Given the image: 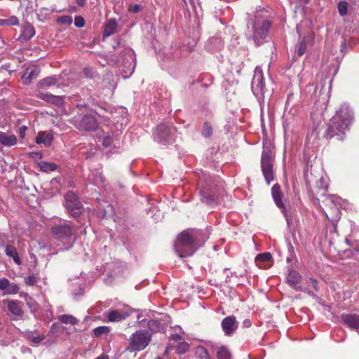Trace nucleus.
I'll use <instances>...</instances> for the list:
<instances>
[{
    "label": "nucleus",
    "mask_w": 359,
    "mask_h": 359,
    "mask_svg": "<svg viewBox=\"0 0 359 359\" xmlns=\"http://www.w3.org/2000/svg\"><path fill=\"white\" fill-rule=\"evenodd\" d=\"M271 27L268 11L262 9L253 15H248L245 34L257 46H260L266 41Z\"/></svg>",
    "instance_id": "nucleus-1"
},
{
    "label": "nucleus",
    "mask_w": 359,
    "mask_h": 359,
    "mask_svg": "<svg viewBox=\"0 0 359 359\" xmlns=\"http://www.w3.org/2000/svg\"><path fill=\"white\" fill-rule=\"evenodd\" d=\"M205 240L201 231L194 229L186 230L177 236L174 244V250L180 258L190 257L195 253Z\"/></svg>",
    "instance_id": "nucleus-2"
},
{
    "label": "nucleus",
    "mask_w": 359,
    "mask_h": 359,
    "mask_svg": "<svg viewBox=\"0 0 359 359\" xmlns=\"http://www.w3.org/2000/svg\"><path fill=\"white\" fill-rule=\"evenodd\" d=\"M352 121L353 114L349 107L346 104L341 105L330 120L326 130L327 138L337 137L339 140H343Z\"/></svg>",
    "instance_id": "nucleus-3"
},
{
    "label": "nucleus",
    "mask_w": 359,
    "mask_h": 359,
    "mask_svg": "<svg viewBox=\"0 0 359 359\" xmlns=\"http://www.w3.org/2000/svg\"><path fill=\"white\" fill-rule=\"evenodd\" d=\"M304 177L307 185L310 188L313 187L318 191H316L317 194L322 191L320 195L323 196L325 195L328 184L326 178L324 177L322 168L311 165L310 168L308 167L307 170L305 172Z\"/></svg>",
    "instance_id": "nucleus-4"
},
{
    "label": "nucleus",
    "mask_w": 359,
    "mask_h": 359,
    "mask_svg": "<svg viewBox=\"0 0 359 359\" xmlns=\"http://www.w3.org/2000/svg\"><path fill=\"white\" fill-rule=\"evenodd\" d=\"M52 233L54 238L60 241L64 250L69 249L74 243V234L76 230L72 226L69 222H65L62 224L55 225L52 228Z\"/></svg>",
    "instance_id": "nucleus-5"
},
{
    "label": "nucleus",
    "mask_w": 359,
    "mask_h": 359,
    "mask_svg": "<svg viewBox=\"0 0 359 359\" xmlns=\"http://www.w3.org/2000/svg\"><path fill=\"white\" fill-rule=\"evenodd\" d=\"M201 201L207 204L215 202L217 197V185L210 176L205 174L198 183Z\"/></svg>",
    "instance_id": "nucleus-6"
},
{
    "label": "nucleus",
    "mask_w": 359,
    "mask_h": 359,
    "mask_svg": "<svg viewBox=\"0 0 359 359\" xmlns=\"http://www.w3.org/2000/svg\"><path fill=\"white\" fill-rule=\"evenodd\" d=\"M273 154L270 142L263 143V151L261 158V166L263 175L268 184L273 180Z\"/></svg>",
    "instance_id": "nucleus-7"
},
{
    "label": "nucleus",
    "mask_w": 359,
    "mask_h": 359,
    "mask_svg": "<svg viewBox=\"0 0 359 359\" xmlns=\"http://www.w3.org/2000/svg\"><path fill=\"white\" fill-rule=\"evenodd\" d=\"M175 133V128L172 126L161 123L158 125L155 129L153 138L158 144L167 146L174 143Z\"/></svg>",
    "instance_id": "nucleus-8"
},
{
    "label": "nucleus",
    "mask_w": 359,
    "mask_h": 359,
    "mask_svg": "<svg viewBox=\"0 0 359 359\" xmlns=\"http://www.w3.org/2000/svg\"><path fill=\"white\" fill-rule=\"evenodd\" d=\"M151 340V334L148 331L138 330L130 337L127 350L130 352L142 351L149 345Z\"/></svg>",
    "instance_id": "nucleus-9"
},
{
    "label": "nucleus",
    "mask_w": 359,
    "mask_h": 359,
    "mask_svg": "<svg viewBox=\"0 0 359 359\" xmlns=\"http://www.w3.org/2000/svg\"><path fill=\"white\" fill-rule=\"evenodd\" d=\"M72 123L79 130L95 131L98 128L97 119L90 114H86L82 118L74 117Z\"/></svg>",
    "instance_id": "nucleus-10"
},
{
    "label": "nucleus",
    "mask_w": 359,
    "mask_h": 359,
    "mask_svg": "<svg viewBox=\"0 0 359 359\" xmlns=\"http://www.w3.org/2000/svg\"><path fill=\"white\" fill-rule=\"evenodd\" d=\"M324 202L325 203L326 205H333V208H332L333 216L332 218H330L329 215L325 211L323 212V214L325 215L326 218L332 223V231L337 233V224L341 218V211L338 207L339 205V198L334 195L327 196L325 198Z\"/></svg>",
    "instance_id": "nucleus-11"
},
{
    "label": "nucleus",
    "mask_w": 359,
    "mask_h": 359,
    "mask_svg": "<svg viewBox=\"0 0 359 359\" xmlns=\"http://www.w3.org/2000/svg\"><path fill=\"white\" fill-rule=\"evenodd\" d=\"M65 198L67 210L73 217H76L83 212V205L74 193L68 192Z\"/></svg>",
    "instance_id": "nucleus-12"
},
{
    "label": "nucleus",
    "mask_w": 359,
    "mask_h": 359,
    "mask_svg": "<svg viewBox=\"0 0 359 359\" xmlns=\"http://www.w3.org/2000/svg\"><path fill=\"white\" fill-rule=\"evenodd\" d=\"M251 88L254 95H264L266 88L264 83L263 72L259 67H256L255 74L252 79Z\"/></svg>",
    "instance_id": "nucleus-13"
},
{
    "label": "nucleus",
    "mask_w": 359,
    "mask_h": 359,
    "mask_svg": "<svg viewBox=\"0 0 359 359\" xmlns=\"http://www.w3.org/2000/svg\"><path fill=\"white\" fill-rule=\"evenodd\" d=\"M133 310L125 306L122 309L111 310L107 314L108 321L113 323H118L126 319L131 313Z\"/></svg>",
    "instance_id": "nucleus-14"
},
{
    "label": "nucleus",
    "mask_w": 359,
    "mask_h": 359,
    "mask_svg": "<svg viewBox=\"0 0 359 359\" xmlns=\"http://www.w3.org/2000/svg\"><path fill=\"white\" fill-rule=\"evenodd\" d=\"M222 331L226 336H232L238 327V322L234 316L225 317L221 323Z\"/></svg>",
    "instance_id": "nucleus-15"
},
{
    "label": "nucleus",
    "mask_w": 359,
    "mask_h": 359,
    "mask_svg": "<svg viewBox=\"0 0 359 359\" xmlns=\"http://www.w3.org/2000/svg\"><path fill=\"white\" fill-rule=\"evenodd\" d=\"M271 194L276 205L281 210L282 212L286 217L287 221L288 222L286 208L283 202V194L280 191V187L278 184H276L272 187Z\"/></svg>",
    "instance_id": "nucleus-16"
},
{
    "label": "nucleus",
    "mask_w": 359,
    "mask_h": 359,
    "mask_svg": "<svg viewBox=\"0 0 359 359\" xmlns=\"http://www.w3.org/2000/svg\"><path fill=\"white\" fill-rule=\"evenodd\" d=\"M0 290L4 295L16 294L19 292L20 287L15 283L10 282L6 278H0Z\"/></svg>",
    "instance_id": "nucleus-17"
},
{
    "label": "nucleus",
    "mask_w": 359,
    "mask_h": 359,
    "mask_svg": "<svg viewBox=\"0 0 359 359\" xmlns=\"http://www.w3.org/2000/svg\"><path fill=\"white\" fill-rule=\"evenodd\" d=\"M35 34V30L33 26L29 23L24 24L21 27V32L18 38V41L23 43L30 40Z\"/></svg>",
    "instance_id": "nucleus-18"
},
{
    "label": "nucleus",
    "mask_w": 359,
    "mask_h": 359,
    "mask_svg": "<svg viewBox=\"0 0 359 359\" xmlns=\"http://www.w3.org/2000/svg\"><path fill=\"white\" fill-rule=\"evenodd\" d=\"M342 322L351 329H359V314L344 313L341 316Z\"/></svg>",
    "instance_id": "nucleus-19"
},
{
    "label": "nucleus",
    "mask_w": 359,
    "mask_h": 359,
    "mask_svg": "<svg viewBox=\"0 0 359 359\" xmlns=\"http://www.w3.org/2000/svg\"><path fill=\"white\" fill-rule=\"evenodd\" d=\"M39 74L40 69L37 67L27 68L22 76V83L25 85L29 84L33 79H35L39 76Z\"/></svg>",
    "instance_id": "nucleus-20"
},
{
    "label": "nucleus",
    "mask_w": 359,
    "mask_h": 359,
    "mask_svg": "<svg viewBox=\"0 0 359 359\" xmlns=\"http://www.w3.org/2000/svg\"><path fill=\"white\" fill-rule=\"evenodd\" d=\"M8 311L14 316L21 317L23 315L22 302L18 300H6Z\"/></svg>",
    "instance_id": "nucleus-21"
},
{
    "label": "nucleus",
    "mask_w": 359,
    "mask_h": 359,
    "mask_svg": "<svg viewBox=\"0 0 359 359\" xmlns=\"http://www.w3.org/2000/svg\"><path fill=\"white\" fill-rule=\"evenodd\" d=\"M36 97L47 102L54 104L55 105H61L63 102L62 97L53 95L48 93L39 92Z\"/></svg>",
    "instance_id": "nucleus-22"
},
{
    "label": "nucleus",
    "mask_w": 359,
    "mask_h": 359,
    "mask_svg": "<svg viewBox=\"0 0 359 359\" xmlns=\"http://www.w3.org/2000/svg\"><path fill=\"white\" fill-rule=\"evenodd\" d=\"M301 280V275L299 273V272L296 271H290L288 273V275L287 276V282L288 284L292 286V287H294L296 290L297 291H304V290L301 287H296L297 284L300 282Z\"/></svg>",
    "instance_id": "nucleus-23"
},
{
    "label": "nucleus",
    "mask_w": 359,
    "mask_h": 359,
    "mask_svg": "<svg viewBox=\"0 0 359 359\" xmlns=\"http://www.w3.org/2000/svg\"><path fill=\"white\" fill-rule=\"evenodd\" d=\"M0 143L5 147H12L17 144V137L10 133L0 131Z\"/></svg>",
    "instance_id": "nucleus-24"
},
{
    "label": "nucleus",
    "mask_w": 359,
    "mask_h": 359,
    "mask_svg": "<svg viewBox=\"0 0 359 359\" xmlns=\"http://www.w3.org/2000/svg\"><path fill=\"white\" fill-rule=\"evenodd\" d=\"M117 22L114 18L109 19L105 24L103 30V36L109 37L116 32Z\"/></svg>",
    "instance_id": "nucleus-25"
},
{
    "label": "nucleus",
    "mask_w": 359,
    "mask_h": 359,
    "mask_svg": "<svg viewBox=\"0 0 359 359\" xmlns=\"http://www.w3.org/2000/svg\"><path fill=\"white\" fill-rule=\"evenodd\" d=\"M59 79L57 76L46 77L38 83V87L41 89H46L58 83Z\"/></svg>",
    "instance_id": "nucleus-26"
},
{
    "label": "nucleus",
    "mask_w": 359,
    "mask_h": 359,
    "mask_svg": "<svg viewBox=\"0 0 359 359\" xmlns=\"http://www.w3.org/2000/svg\"><path fill=\"white\" fill-rule=\"evenodd\" d=\"M5 253L8 257L12 258L16 264L20 265L22 264V261L18 255L17 250L13 245H6L5 247Z\"/></svg>",
    "instance_id": "nucleus-27"
},
{
    "label": "nucleus",
    "mask_w": 359,
    "mask_h": 359,
    "mask_svg": "<svg viewBox=\"0 0 359 359\" xmlns=\"http://www.w3.org/2000/svg\"><path fill=\"white\" fill-rule=\"evenodd\" d=\"M53 139V135L50 133L45 134L43 133H39L36 138V142L37 144H44L46 146H49Z\"/></svg>",
    "instance_id": "nucleus-28"
},
{
    "label": "nucleus",
    "mask_w": 359,
    "mask_h": 359,
    "mask_svg": "<svg viewBox=\"0 0 359 359\" xmlns=\"http://www.w3.org/2000/svg\"><path fill=\"white\" fill-rule=\"evenodd\" d=\"M93 179H89L93 184L97 186L102 185L104 183V178L101 172L95 170L92 172Z\"/></svg>",
    "instance_id": "nucleus-29"
},
{
    "label": "nucleus",
    "mask_w": 359,
    "mask_h": 359,
    "mask_svg": "<svg viewBox=\"0 0 359 359\" xmlns=\"http://www.w3.org/2000/svg\"><path fill=\"white\" fill-rule=\"evenodd\" d=\"M18 25L19 20L15 15H12L5 19H0V26H16Z\"/></svg>",
    "instance_id": "nucleus-30"
},
{
    "label": "nucleus",
    "mask_w": 359,
    "mask_h": 359,
    "mask_svg": "<svg viewBox=\"0 0 359 359\" xmlns=\"http://www.w3.org/2000/svg\"><path fill=\"white\" fill-rule=\"evenodd\" d=\"M217 356L218 359H231V353L229 349L224 346H222L217 348Z\"/></svg>",
    "instance_id": "nucleus-31"
},
{
    "label": "nucleus",
    "mask_w": 359,
    "mask_h": 359,
    "mask_svg": "<svg viewBox=\"0 0 359 359\" xmlns=\"http://www.w3.org/2000/svg\"><path fill=\"white\" fill-rule=\"evenodd\" d=\"M59 320L65 324L76 325L79 320L72 315L64 314L59 316Z\"/></svg>",
    "instance_id": "nucleus-32"
},
{
    "label": "nucleus",
    "mask_w": 359,
    "mask_h": 359,
    "mask_svg": "<svg viewBox=\"0 0 359 359\" xmlns=\"http://www.w3.org/2000/svg\"><path fill=\"white\" fill-rule=\"evenodd\" d=\"M40 169L43 172H52L56 170L57 165L53 163L41 162L39 163Z\"/></svg>",
    "instance_id": "nucleus-33"
},
{
    "label": "nucleus",
    "mask_w": 359,
    "mask_h": 359,
    "mask_svg": "<svg viewBox=\"0 0 359 359\" xmlns=\"http://www.w3.org/2000/svg\"><path fill=\"white\" fill-rule=\"evenodd\" d=\"M148 328L153 332H157L162 328L161 324L158 320L151 319L148 322Z\"/></svg>",
    "instance_id": "nucleus-34"
},
{
    "label": "nucleus",
    "mask_w": 359,
    "mask_h": 359,
    "mask_svg": "<svg viewBox=\"0 0 359 359\" xmlns=\"http://www.w3.org/2000/svg\"><path fill=\"white\" fill-rule=\"evenodd\" d=\"M213 133V129L210 123L205 122L202 129V135L205 137H210Z\"/></svg>",
    "instance_id": "nucleus-35"
},
{
    "label": "nucleus",
    "mask_w": 359,
    "mask_h": 359,
    "mask_svg": "<svg viewBox=\"0 0 359 359\" xmlns=\"http://www.w3.org/2000/svg\"><path fill=\"white\" fill-rule=\"evenodd\" d=\"M306 50V37H304L302 41H300L296 47V51L298 55H302Z\"/></svg>",
    "instance_id": "nucleus-36"
},
{
    "label": "nucleus",
    "mask_w": 359,
    "mask_h": 359,
    "mask_svg": "<svg viewBox=\"0 0 359 359\" xmlns=\"http://www.w3.org/2000/svg\"><path fill=\"white\" fill-rule=\"evenodd\" d=\"M272 257L271 253L269 252H264L262 254H259L257 255L255 261L258 262H269L271 259Z\"/></svg>",
    "instance_id": "nucleus-37"
},
{
    "label": "nucleus",
    "mask_w": 359,
    "mask_h": 359,
    "mask_svg": "<svg viewBox=\"0 0 359 359\" xmlns=\"http://www.w3.org/2000/svg\"><path fill=\"white\" fill-rule=\"evenodd\" d=\"M196 355L201 359H210L207 350L203 346H199L196 348Z\"/></svg>",
    "instance_id": "nucleus-38"
},
{
    "label": "nucleus",
    "mask_w": 359,
    "mask_h": 359,
    "mask_svg": "<svg viewBox=\"0 0 359 359\" xmlns=\"http://www.w3.org/2000/svg\"><path fill=\"white\" fill-rule=\"evenodd\" d=\"M109 332V327L107 326H99L93 330V334L95 337H100L103 334H107Z\"/></svg>",
    "instance_id": "nucleus-39"
},
{
    "label": "nucleus",
    "mask_w": 359,
    "mask_h": 359,
    "mask_svg": "<svg viewBox=\"0 0 359 359\" xmlns=\"http://www.w3.org/2000/svg\"><path fill=\"white\" fill-rule=\"evenodd\" d=\"M338 11L341 16H344L348 13V3L344 1L338 4Z\"/></svg>",
    "instance_id": "nucleus-40"
},
{
    "label": "nucleus",
    "mask_w": 359,
    "mask_h": 359,
    "mask_svg": "<svg viewBox=\"0 0 359 359\" xmlns=\"http://www.w3.org/2000/svg\"><path fill=\"white\" fill-rule=\"evenodd\" d=\"M127 55L131 60L128 65V70L130 71V74H131L135 69V57H134V53L132 50H127Z\"/></svg>",
    "instance_id": "nucleus-41"
},
{
    "label": "nucleus",
    "mask_w": 359,
    "mask_h": 359,
    "mask_svg": "<svg viewBox=\"0 0 359 359\" xmlns=\"http://www.w3.org/2000/svg\"><path fill=\"white\" fill-rule=\"evenodd\" d=\"M189 348V345L188 344V343L182 341L177 346L176 351L178 353L183 354L188 351Z\"/></svg>",
    "instance_id": "nucleus-42"
},
{
    "label": "nucleus",
    "mask_w": 359,
    "mask_h": 359,
    "mask_svg": "<svg viewBox=\"0 0 359 359\" xmlns=\"http://www.w3.org/2000/svg\"><path fill=\"white\" fill-rule=\"evenodd\" d=\"M37 282V277L34 275L29 276L25 278V283L28 286H32Z\"/></svg>",
    "instance_id": "nucleus-43"
},
{
    "label": "nucleus",
    "mask_w": 359,
    "mask_h": 359,
    "mask_svg": "<svg viewBox=\"0 0 359 359\" xmlns=\"http://www.w3.org/2000/svg\"><path fill=\"white\" fill-rule=\"evenodd\" d=\"M58 22L61 24L69 25L72 24V17H70V16L65 15V16H62V17L59 18Z\"/></svg>",
    "instance_id": "nucleus-44"
},
{
    "label": "nucleus",
    "mask_w": 359,
    "mask_h": 359,
    "mask_svg": "<svg viewBox=\"0 0 359 359\" xmlns=\"http://www.w3.org/2000/svg\"><path fill=\"white\" fill-rule=\"evenodd\" d=\"M74 25L76 27H83L85 25L83 18L81 17H76L74 20Z\"/></svg>",
    "instance_id": "nucleus-45"
},
{
    "label": "nucleus",
    "mask_w": 359,
    "mask_h": 359,
    "mask_svg": "<svg viewBox=\"0 0 359 359\" xmlns=\"http://www.w3.org/2000/svg\"><path fill=\"white\" fill-rule=\"evenodd\" d=\"M113 142V138L111 136H106L104 137L102 144L104 147H108L111 145Z\"/></svg>",
    "instance_id": "nucleus-46"
},
{
    "label": "nucleus",
    "mask_w": 359,
    "mask_h": 359,
    "mask_svg": "<svg viewBox=\"0 0 359 359\" xmlns=\"http://www.w3.org/2000/svg\"><path fill=\"white\" fill-rule=\"evenodd\" d=\"M27 129V128L25 126H22L20 128L19 133H20V137L22 138H23L25 137Z\"/></svg>",
    "instance_id": "nucleus-47"
},
{
    "label": "nucleus",
    "mask_w": 359,
    "mask_h": 359,
    "mask_svg": "<svg viewBox=\"0 0 359 359\" xmlns=\"http://www.w3.org/2000/svg\"><path fill=\"white\" fill-rule=\"evenodd\" d=\"M182 339L181 336L179 334H173L170 335V339L173 341H179Z\"/></svg>",
    "instance_id": "nucleus-48"
},
{
    "label": "nucleus",
    "mask_w": 359,
    "mask_h": 359,
    "mask_svg": "<svg viewBox=\"0 0 359 359\" xmlns=\"http://www.w3.org/2000/svg\"><path fill=\"white\" fill-rule=\"evenodd\" d=\"M309 281L311 282L312 286L313 287V288L316 290H318V282L317 280L313 279V278H310L309 279Z\"/></svg>",
    "instance_id": "nucleus-49"
},
{
    "label": "nucleus",
    "mask_w": 359,
    "mask_h": 359,
    "mask_svg": "<svg viewBox=\"0 0 359 359\" xmlns=\"http://www.w3.org/2000/svg\"><path fill=\"white\" fill-rule=\"evenodd\" d=\"M43 339V337H34L33 339H32V341L35 344H39L40 343L42 340Z\"/></svg>",
    "instance_id": "nucleus-50"
},
{
    "label": "nucleus",
    "mask_w": 359,
    "mask_h": 359,
    "mask_svg": "<svg viewBox=\"0 0 359 359\" xmlns=\"http://www.w3.org/2000/svg\"><path fill=\"white\" fill-rule=\"evenodd\" d=\"M134 13H137L140 11V6L137 4H135L131 10Z\"/></svg>",
    "instance_id": "nucleus-51"
},
{
    "label": "nucleus",
    "mask_w": 359,
    "mask_h": 359,
    "mask_svg": "<svg viewBox=\"0 0 359 359\" xmlns=\"http://www.w3.org/2000/svg\"><path fill=\"white\" fill-rule=\"evenodd\" d=\"M76 3L79 6H83L86 3V0H76Z\"/></svg>",
    "instance_id": "nucleus-52"
},
{
    "label": "nucleus",
    "mask_w": 359,
    "mask_h": 359,
    "mask_svg": "<svg viewBox=\"0 0 359 359\" xmlns=\"http://www.w3.org/2000/svg\"><path fill=\"white\" fill-rule=\"evenodd\" d=\"M243 324L245 327H250L251 325V323L250 320H245Z\"/></svg>",
    "instance_id": "nucleus-53"
},
{
    "label": "nucleus",
    "mask_w": 359,
    "mask_h": 359,
    "mask_svg": "<svg viewBox=\"0 0 359 359\" xmlns=\"http://www.w3.org/2000/svg\"><path fill=\"white\" fill-rule=\"evenodd\" d=\"M1 67H2V68H4L5 69H6V70H7V69H8V68L9 67V65H8V64L3 65L1 66Z\"/></svg>",
    "instance_id": "nucleus-54"
},
{
    "label": "nucleus",
    "mask_w": 359,
    "mask_h": 359,
    "mask_svg": "<svg viewBox=\"0 0 359 359\" xmlns=\"http://www.w3.org/2000/svg\"><path fill=\"white\" fill-rule=\"evenodd\" d=\"M302 1L304 3H305V4H307V3L309 1V0H302Z\"/></svg>",
    "instance_id": "nucleus-55"
},
{
    "label": "nucleus",
    "mask_w": 359,
    "mask_h": 359,
    "mask_svg": "<svg viewBox=\"0 0 359 359\" xmlns=\"http://www.w3.org/2000/svg\"><path fill=\"white\" fill-rule=\"evenodd\" d=\"M189 3H190L191 4H194V0H189Z\"/></svg>",
    "instance_id": "nucleus-56"
},
{
    "label": "nucleus",
    "mask_w": 359,
    "mask_h": 359,
    "mask_svg": "<svg viewBox=\"0 0 359 359\" xmlns=\"http://www.w3.org/2000/svg\"><path fill=\"white\" fill-rule=\"evenodd\" d=\"M182 1H183L184 2V4L187 6V1L186 0H182Z\"/></svg>",
    "instance_id": "nucleus-57"
},
{
    "label": "nucleus",
    "mask_w": 359,
    "mask_h": 359,
    "mask_svg": "<svg viewBox=\"0 0 359 359\" xmlns=\"http://www.w3.org/2000/svg\"><path fill=\"white\" fill-rule=\"evenodd\" d=\"M140 317H138V318H137V320H138V321L140 323V322H142V320H140Z\"/></svg>",
    "instance_id": "nucleus-58"
},
{
    "label": "nucleus",
    "mask_w": 359,
    "mask_h": 359,
    "mask_svg": "<svg viewBox=\"0 0 359 359\" xmlns=\"http://www.w3.org/2000/svg\"><path fill=\"white\" fill-rule=\"evenodd\" d=\"M346 242L347 244H349L348 239H346Z\"/></svg>",
    "instance_id": "nucleus-59"
},
{
    "label": "nucleus",
    "mask_w": 359,
    "mask_h": 359,
    "mask_svg": "<svg viewBox=\"0 0 359 359\" xmlns=\"http://www.w3.org/2000/svg\"><path fill=\"white\" fill-rule=\"evenodd\" d=\"M297 30L299 32V26L298 25L297 26Z\"/></svg>",
    "instance_id": "nucleus-60"
}]
</instances>
